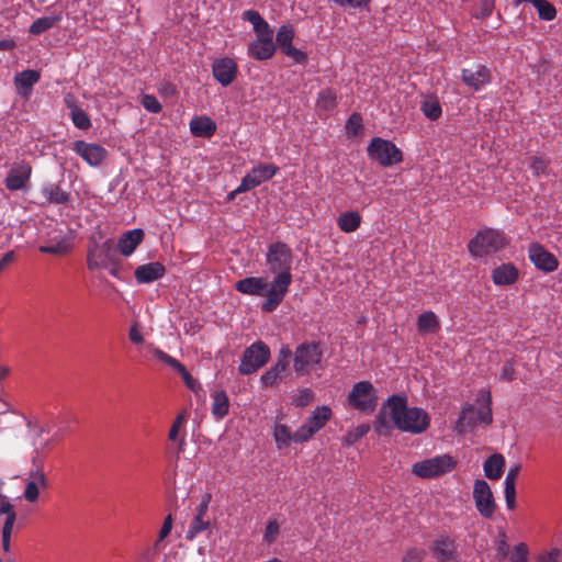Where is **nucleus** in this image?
Returning <instances> with one entry per match:
<instances>
[{
	"label": "nucleus",
	"instance_id": "obj_1",
	"mask_svg": "<svg viewBox=\"0 0 562 562\" xmlns=\"http://www.w3.org/2000/svg\"><path fill=\"white\" fill-rule=\"evenodd\" d=\"M292 250L285 243L277 241L269 246L267 262L269 270L277 276L270 285L269 301L262 304V311H274L285 296L292 282Z\"/></svg>",
	"mask_w": 562,
	"mask_h": 562
},
{
	"label": "nucleus",
	"instance_id": "obj_2",
	"mask_svg": "<svg viewBox=\"0 0 562 562\" xmlns=\"http://www.w3.org/2000/svg\"><path fill=\"white\" fill-rule=\"evenodd\" d=\"M390 416L394 426L401 431L422 434L430 425L428 413L419 407H408L407 397L401 394H393L387 398Z\"/></svg>",
	"mask_w": 562,
	"mask_h": 562
},
{
	"label": "nucleus",
	"instance_id": "obj_3",
	"mask_svg": "<svg viewBox=\"0 0 562 562\" xmlns=\"http://www.w3.org/2000/svg\"><path fill=\"white\" fill-rule=\"evenodd\" d=\"M508 241L503 232L494 228H485L475 234L469 241L468 249L473 257L497 252L505 248Z\"/></svg>",
	"mask_w": 562,
	"mask_h": 562
},
{
	"label": "nucleus",
	"instance_id": "obj_4",
	"mask_svg": "<svg viewBox=\"0 0 562 562\" xmlns=\"http://www.w3.org/2000/svg\"><path fill=\"white\" fill-rule=\"evenodd\" d=\"M119 252L113 239L109 238L101 244L91 237L87 251V267L89 270L106 269L111 262L117 260Z\"/></svg>",
	"mask_w": 562,
	"mask_h": 562
},
{
	"label": "nucleus",
	"instance_id": "obj_5",
	"mask_svg": "<svg viewBox=\"0 0 562 562\" xmlns=\"http://www.w3.org/2000/svg\"><path fill=\"white\" fill-rule=\"evenodd\" d=\"M457 467V460L449 454H441L413 464L412 473L422 479H434L445 475Z\"/></svg>",
	"mask_w": 562,
	"mask_h": 562
},
{
	"label": "nucleus",
	"instance_id": "obj_6",
	"mask_svg": "<svg viewBox=\"0 0 562 562\" xmlns=\"http://www.w3.org/2000/svg\"><path fill=\"white\" fill-rule=\"evenodd\" d=\"M370 159L378 161L382 167H391L403 161V154L394 143L381 137L371 139L367 148Z\"/></svg>",
	"mask_w": 562,
	"mask_h": 562
},
{
	"label": "nucleus",
	"instance_id": "obj_7",
	"mask_svg": "<svg viewBox=\"0 0 562 562\" xmlns=\"http://www.w3.org/2000/svg\"><path fill=\"white\" fill-rule=\"evenodd\" d=\"M270 358L269 347L257 341L247 347L243 353L238 371L240 374L249 375L262 368Z\"/></svg>",
	"mask_w": 562,
	"mask_h": 562
},
{
	"label": "nucleus",
	"instance_id": "obj_8",
	"mask_svg": "<svg viewBox=\"0 0 562 562\" xmlns=\"http://www.w3.org/2000/svg\"><path fill=\"white\" fill-rule=\"evenodd\" d=\"M349 405L360 412H373L378 405V396L370 381H360L353 384L348 395Z\"/></svg>",
	"mask_w": 562,
	"mask_h": 562
},
{
	"label": "nucleus",
	"instance_id": "obj_9",
	"mask_svg": "<svg viewBox=\"0 0 562 562\" xmlns=\"http://www.w3.org/2000/svg\"><path fill=\"white\" fill-rule=\"evenodd\" d=\"M323 352L319 342H303L296 347L293 368L297 374L308 372V368H314L322 361Z\"/></svg>",
	"mask_w": 562,
	"mask_h": 562
},
{
	"label": "nucleus",
	"instance_id": "obj_10",
	"mask_svg": "<svg viewBox=\"0 0 562 562\" xmlns=\"http://www.w3.org/2000/svg\"><path fill=\"white\" fill-rule=\"evenodd\" d=\"M32 463L34 468L29 472V482L23 494L24 498L30 503L38 499L40 487L48 488V480L44 472L43 460L35 457Z\"/></svg>",
	"mask_w": 562,
	"mask_h": 562
},
{
	"label": "nucleus",
	"instance_id": "obj_11",
	"mask_svg": "<svg viewBox=\"0 0 562 562\" xmlns=\"http://www.w3.org/2000/svg\"><path fill=\"white\" fill-rule=\"evenodd\" d=\"M473 498L477 512L484 518H492L496 510V503L488 483L477 479L474 481Z\"/></svg>",
	"mask_w": 562,
	"mask_h": 562
},
{
	"label": "nucleus",
	"instance_id": "obj_12",
	"mask_svg": "<svg viewBox=\"0 0 562 562\" xmlns=\"http://www.w3.org/2000/svg\"><path fill=\"white\" fill-rule=\"evenodd\" d=\"M32 173V167L29 162L22 160L11 165V168L4 179L5 188L10 191H18L25 187Z\"/></svg>",
	"mask_w": 562,
	"mask_h": 562
},
{
	"label": "nucleus",
	"instance_id": "obj_13",
	"mask_svg": "<svg viewBox=\"0 0 562 562\" xmlns=\"http://www.w3.org/2000/svg\"><path fill=\"white\" fill-rule=\"evenodd\" d=\"M457 548L458 544L453 539L447 535H440L432 542L430 550L438 562H458L459 553Z\"/></svg>",
	"mask_w": 562,
	"mask_h": 562
},
{
	"label": "nucleus",
	"instance_id": "obj_14",
	"mask_svg": "<svg viewBox=\"0 0 562 562\" xmlns=\"http://www.w3.org/2000/svg\"><path fill=\"white\" fill-rule=\"evenodd\" d=\"M528 252L530 261L537 267V269L543 272H552L558 269V259L553 254L549 252L541 244H530Z\"/></svg>",
	"mask_w": 562,
	"mask_h": 562
},
{
	"label": "nucleus",
	"instance_id": "obj_15",
	"mask_svg": "<svg viewBox=\"0 0 562 562\" xmlns=\"http://www.w3.org/2000/svg\"><path fill=\"white\" fill-rule=\"evenodd\" d=\"M212 74L217 82L227 87L236 79L238 67L231 57L216 58L212 64Z\"/></svg>",
	"mask_w": 562,
	"mask_h": 562
},
{
	"label": "nucleus",
	"instance_id": "obj_16",
	"mask_svg": "<svg viewBox=\"0 0 562 562\" xmlns=\"http://www.w3.org/2000/svg\"><path fill=\"white\" fill-rule=\"evenodd\" d=\"M74 150L91 166H99L106 157V149L99 144L76 140Z\"/></svg>",
	"mask_w": 562,
	"mask_h": 562
},
{
	"label": "nucleus",
	"instance_id": "obj_17",
	"mask_svg": "<svg viewBox=\"0 0 562 562\" xmlns=\"http://www.w3.org/2000/svg\"><path fill=\"white\" fill-rule=\"evenodd\" d=\"M235 289L243 294L266 296V302L269 301L270 286L263 278L247 277L240 279L235 283Z\"/></svg>",
	"mask_w": 562,
	"mask_h": 562
},
{
	"label": "nucleus",
	"instance_id": "obj_18",
	"mask_svg": "<svg viewBox=\"0 0 562 562\" xmlns=\"http://www.w3.org/2000/svg\"><path fill=\"white\" fill-rule=\"evenodd\" d=\"M145 233L142 228H135L123 233L119 238L117 244H115L117 252L125 257L131 256L138 245L143 243Z\"/></svg>",
	"mask_w": 562,
	"mask_h": 562
},
{
	"label": "nucleus",
	"instance_id": "obj_19",
	"mask_svg": "<svg viewBox=\"0 0 562 562\" xmlns=\"http://www.w3.org/2000/svg\"><path fill=\"white\" fill-rule=\"evenodd\" d=\"M491 78V70L483 65H479L476 70L463 69L461 75L463 83L474 91H479L482 87L490 83Z\"/></svg>",
	"mask_w": 562,
	"mask_h": 562
},
{
	"label": "nucleus",
	"instance_id": "obj_20",
	"mask_svg": "<svg viewBox=\"0 0 562 562\" xmlns=\"http://www.w3.org/2000/svg\"><path fill=\"white\" fill-rule=\"evenodd\" d=\"M165 273V266L155 261L138 266L134 271V277L138 283H150L162 278Z\"/></svg>",
	"mask_w": 562,
	"mask_h": 562
},
{
	"label": "nucleus",
	"instance_id": "obj_21",
	"mask_svg": "<svg viewBox=\"0 0 562 562\" xmlns=\"http://www.w3.org/2000/svg\"><path fill=\"white\" fill-rule=\"evenodd\" d=\"M41 79V74L34 69H26L21 72H18L14 77V85L18 93L24 98L29 99L32 93V87L37 83Z\"/></svg>",
	"mask_w": 562,
	"mask_h": 562
},
{
	"label": "nucleus",
	"instance_id": "obj_22",
	"mask_svg": "<svg viewBox=\"0 0 562 562\" xmlns=\"http://www.w3.org/2000/svg\"><path fill=\"white\" fill-rule=\"evenodd\" d=\"M276 44L272 38L261 37L251 42L248 46V54L257 60H266L273 56Z\"/></svg>",
	"mask_w": 562,
	"mask_h": 562
},
{
	"label": "nucleus",
	"instance_id": "obj_23",
	"mask_svg": "<svg viewBox=\"0 0 562 562\" xmlns=\"http://www.w3.org/2000/svg\"><path fill=\"white\" fill-rule=\"evenodd\" d=\"M492 279L497 285H510L518 279V269L513 263H503L493 270Z\"/></svg>",
	"mask_w": 562,
	"mask_h": 562
},
{
	"label": "nucleus",
	"instance_id": "obj_24",
	"mask_svg": "<svg viewBox=\"0 0 562 562\" xmlns=\"http://www.w3.org/2000/svg\"><path fill=\"white\" fill-rule=\"evenodd\" d=\"M394 423L390 416V408L387 405V400L382 404L379 409L375 420L373 424V428L375 432L380 436H390L393 430Z\"/></svg>",
	"mask_w": 562,
	"mask_h": 562
},
{
	"label": "nucleus",
	"instance_id": "obj_25",
	"mask_svg": "<svg viewBox=\"0 0 562 562\" xmlns=\"http://www.w3.org/2000/svg\"><path fill=\"white\" fill-rule=\"evenodd\" d=\"M190 130L196 137H211L216 132V123L209 116H196L191 120Z\"/></svg>",
	"mask_w": 562,
	"mask_h": 562
},
{
	"label": "nucleus",
	"instance_id": "obj_26",
	"mask_svg": "<svg viewBox=\"0 0 562 562\" xmlns=\"http://www.w3.org/2000/svg\"><path fill=\"white\" fill-rule=\"evenodd\" d=\"M505 468V458L501 453L490 456L484 462V473L490 480L502 477Z\"/></svg>",
	"mask_w": 562,
	"mask_h": 562
},
{
	"label": "nucleus",
	"instance_id": "obj_27",
	"mask_svg": "<svg viewBox=\"0 0 562 562\" xmlns=\"http://www.w3.org/2000/svg\"><path fill=\"white\" fill-rule=\"evenodd\" d=\"M207 509L196 507V515L191 521L190 528L187 532V539L192 540L196 535L205 531L210 527V520L205 519Z\"/></svg>",
	"mask_w": 562,
	"mask_h": 562
},
{
	"label": "nucleus",
	"instance_id": "obj_28",
	"mask_svg": "<svg viewBox=\"0 0 562 562\" xmlns=\"http://www.w3.org/2000/svg\"><path fill=\"white\" fill-rule=\"evenodd\" d=\"M361 215L357 211H347L337 217L338 227L345 233H352L359 228Z\"/></svg>",
	"mask_w": 562,
	"mask_h": 562
},
{
	"label": "nucleus",
	"instance_id": "obj_29",
	"mask_svg": "<svg viewBox=\"0 0 562 562\" xmlns=\"http://www.w3.org/2000/svg\"><path fill=\"white\" fill-rule=\"evenodd\" d=\"M212 414L217 419H223L229 411V398L224 390L216 391L212 395Z\"/></svg>",
	"mask_w": 562,
	"mask_h": 562
},
{
	"label": "nucleus",
	"instance_id": "obj_30",
	"mask_svg": "<svg viewBox=\"0 0 562 562\" xmlns=\"http://www.w3.org/2000/svg\"><path fill=\"white\" fill-rule=\"evenodd\" d=\"M417 328L419 333H437L440 329V323L437 315L427 311L422 313L417 318Z\"/></svg>",
	"mask_w": 562,
	"mask_h": 562
},
{
	"label": "nucleus",
	"instance_id": "obj_31",
	"mask_svg": "<svg viewBox=\"0 0 562 562\" xmlns=\"http://www.w3.org/2000/svg\"><path fill=\"white\" fill-rule=\"evenodd\" d=\"M331 414V409L328 406H317L313 411L312 416L308 418L306 424L310 425L315 432H317L330 419Z\"/></svg>",
	"mask_w": 562,
	"mask_h": 562
},
{
	"label": "nucleus",
	"instance_id": "obj_32",
	"mask_svg": "<svg viewBox=\"0 0 562 562\" xmlns=\"http://www.w3.org/2000/svg\"><path fill=\"white\" fill-rule=\"evenodd\" d=\"M43 195L48 203L53 204H67L70 201V194L58 184H48L43 188Z\"/></svg>",
	"mask_w": 562,
	"mask_h": 562
},
{
	"label": "nucleus",
	"instance_id": "obj_33",
	"mask_svg": "<svg viewBox=\"0 0 562 562\" xmlns=\"http://www.w3.org/2000/svg\"><path fill=\"white\" fill-rule=\"evenodd\" d=\"M420 110L424 115L431 121L438 120L442 113L440 102L435 95L425 97L422 101Z\"/></svg>",
	"mask_w": 562,
	"mask_h": 562
},
{
	"label": "nucleus",
	"instance_id": "obj_34",
	"mask_svg": "<svg viewBox=\"0 0 562 562\" xmlns=\"http://www.w3.org/2000/svg\"><path fill=\"white\" fill-rule=\"evenodd\" d=\"M476 425V416L471 405L464 407L457 420L456 430L458 434H464L467 429H472Z\"/></svg>",
	"mask_w": 562,
	"mask_h": 562
},
{
	"label": "nucleus",
	"instance_id": "obj_35",
	"mask_svg": "<svg viewBox=\"0 0 562 562\" xmlns=\"http://www.w3.org/2000/svg\"><path fill=\"white\" fill-rule=\"evenodd\" d=\"M60 21H61V15H50V16L40 18L31 24L29 32L33 35H40V34L50 30L52 27H54Z\"/></svg>",
	"mask_w": 562,
	"mask_h": 562
},
{
	"label": "nucleus",
	"instance_id": "obj_36",
	"mask_svg": "<svg viewBox=\"0 0 562 562\" xmlns=\"http://www.w3.org/2000/svg\"><path fill=\"white\" fill-rule=\"evenodd\" d=\"M288 367L282 362H276L269 370L261 375V383L265 386H273L282 378Z\"/></svg>",
	"mask_w": 562,
	"mask_h": 562
},
{
	"label": "nucleus",
	"instance_id": "obj_37",
	"mask_svg": "<svg viewBox=\"0 0 562 562\" xmlns=\"http://www.w3.org/2000/svg\"><path fill=\"white\" fill-rule=\"evenodd\" d=\"M279 168L273 164H260L251 169V173L260 179V184L265 181L272 179L278 172Z\"/></svg>",
	"mask_w": 562,
	"mask_h": 562
},
{
	"label": "nucleus",
	"instance_id": "obj_38",
	"mask_svg": "<svg viewBox=\"0 0 562 562\" xmlns=\"http://www.w3.org/2000/svg\"><path fill=\"white\" fill-rule=\"evenodd\" d=\"M316 102L319 109L331 110L337 105L336 92L330 88L324 89L319 92Z\"/></svg>",
	"mask_w": 562,
	"mask_h": 562
},
{
	"label": "nucleus",
	"instance_id": "obj_39",
	"mask_svg": "<svg viewBox=\"0 0 562 562\" xmlns=\"http://www.w3.org/2000/svg\"><path fill=\"white\" fill-rule=\"evenodd\" d=\"M273 437L279 449L288 447L292 441V434L290 428L283 424L276 425Z\"/></svg>",
	"mask_w": 562,
	"mask_h": 562
},
{
	"label": "nucleus",
	"instance_id": "obj_40",
	"mask_svg": "<svg viewBox=\"0 0 562 562\" xmlns=\"http://www.w3.org/2000/svg\"><path fill=\"white\" fill-rule=\"evenodd\" d=\"M16 520L15 510L5 516V520L2 527V548L5 552L10 550L11 533Z\"/></svg>",
	"mask_w": 562,
	"mask_h": 562
},
{
	"label": "nucleus",
	"instance_id": "obj_41",
	"mask_svg": "<svg viewBox=\"0 0 562 562\" xmlns=\"http://www.w3.org/2000/svg\"><path fill=\"white\" fill-rule=\"evenodd\" d=\"M294 38V29L290 24L282 25L277 32V44L280 49L285 48L288 45H292V41Z\"/></svg>",
	"mask_w": 562,
	"mask_h": 562
},
{
	"label": "nucleus",
	"instance_id": "obj_42",
	"mask_svg": "<svg viewBox=\"0 0 562 562\" xmlns=\"http://www.w3.org/2000/svg\"><path fill=\"white\" fill-rule=\"evenodd\" d=\"M481 394L485 395V406L477 411L476 413V420L479 419L485 425H491L493 423V414H492V397L491 393L487 392H480Z\"/></svg>",
	"mask_w": 562,
	"mask_h": 562
},
{
	"label": "nucleus",
	"instance_id": "obj_43",
	"mask_svg": "<svg viewBox=\"0 0 562 562\" xmlns=\"http://www.w3.org/2000/svg\"><path fill=\"white\" fill-rule=\"evenodd\" d=\"M363 120L360 113H352L346 123V133L349 137H356L363 128Z\"/></svg>",
	"mask_w": 562,
	"mask_h": 562
},
{
	"label": "nucleus",
	"instance_id": "obj_44",
	"mask_svg": "<svg viewBox=\"0 0 562 562\" xmlns=\"http://www.w3.org/2000/svg\"><path fill=\"white\" fill-rule=\"evenodd\" d=\"M370 425L369 424H361L350 430L347 436L345 437V441L347 445H353L359 439L364 437L370 431Z\"/></svg>",
	"mask_w": 562,
	"mask_h": 562
},
{
	"label": "nucleus",
	"instance_id": "obj_45",
	"mask_svg": "<svg viewBox=\"0 0 562 562\" xmlns=\"http://www.w3.org/2000/svg\"><path fill=\"white\" fill-rule=\"evenodd\" d=\"M72 123L80 130H88L91 127V121L88 114L80 109L70 114Z\"/></svg>",
	"mask_w": 562,
	"mask_h": 562
},
{
	"label": "nucleus",
	"instance_id": "obj_46",
	"mask_svg": "<svg viewBox=\"0 0 562 562\" xmlns=\"http://www.w3.org/2000/svg\"><path fill=\"white\" fill-rule=\"evenodd\" d=\"M529 549L524 542L516 544L509 555L510 562H529L528 561Z\"/></svg>",
	"mask_w": 562,
	"mask_h": 562
},
{
	"label": "nucleus",
	"instance_id": "obj_47",
	"mask_svg": "<svg viewBox=\"0 0 562 562\" xmlns=\"http://www.w3.org/2000/svg\"><path fill=\"white\" fill-rule=\"evenodd\" d=\"M315 431L306 423L302 425L294 434H292V441L305 442L314 436Z\"/></svg>",
	"mask_w": 562,
	"mask_h": 562
},
{
	"label": "nucleus",
	"instance_id": "obj_48",
	"mask_svg": "<svg viewBox=\"0 0 562 562\" xmlns=\"http://www.w3.org/2000/svg\"><path fill=\"white\" fill-rule=\"evenodd\" d=\"M172 522H173L172 516H171V514H169L165 518L164 524L159 530L158 539L154 544V549L156 551H159L160 541H162L165 538H167L170 535L171 529H172Z\"/></svg>",
	"mask_w": 562,
	"mask_h": 562
},
{
	"label": "nucleus",
	"instance_id": "obj_49",
	"mask_svg": "<svg viewBox=\"0 0 562 562\" xmlns=\"http://www.w3.org/2000/svg\"><path fill=\"white\" fill-rule=\"evenodd\" d=\"M314 400V392L306 387L299 392V394L293 398V404L296 407H304L308 405Z\"/></svg>",
	"mask_w": 562,
	"mask_h": 562
},
{
	"label": "nucleus",
	"instance_id": "obj_50",
	"mask_svg": "<svg viewBox=\"0 0 562 562\" xmlns=\"http://www.w3.org/2000/svg\"><path fill=\"white\" fill-rule=\"evenodd\" d=\"M142 104L148 112L151 113H159L162 109L158 99L153 94H143Z\"/></svg>",
	"mask_w": 562,
	"mask_h": 562
},
{
	"label": "nucleus",
	"instance_id": "obj_51",
	"mask_svg": "<svg viewBox=\"0 0 562 562\" xmlns=\"http://www.w3.org/2000/svg\"><path fill=\"white\" fill-rule=\"evenodd\" d=\"M509 554V544L507 542V537L504 531L499 532V539L497 541L496 547V557L499 561L505 560Z\"/></svg>",
	"mask_w": 562,
	"mask_h": 562
},
{
	"label": "nucleus",
	"instance_id": "obj_52",
	"mask_svg": "<svg viewBox=\"0 0 562 562\" xmlns=\"http://www.w3.org/2000/svg\"><path fill=\"white\" fill-rule=\"evenodd\" d=\"M186 417H187L186 412H181L180 414L177 415L176 419L173 420V423L171 425L169 434H168L169 440H171V441L178 440L179 431L186 422Z\"/></svg>",
	"mask_w": 562,
	"mask_h": 562
},
{
	"label": "nucleus",
	"instance_id": "obj_53",
	"mask_svg": "<svg viewBox=\"0 0 562 562\" xmlns=\"http://www.w3.org/2000/svg\"><path fill=\"white\" fill-rule=\"evenodd\" d=\"M281 52L297 64H302L307 60L306 53L295 48L293 45H288L285 48L281 49Z\"/></svg>",
	"mask_w": 562,
	"mask_h": 562
},
{
	"label": "nucleus",
	"instance_id": "obj_54",
	"mask_svg": "<svg viewBox=\"0 0 562 562\" xmlns=\"http://www.w3.org/2000/svg\"><path fill=\"white\" fill-rule=\"evenodd\" d=\"M260 186V179H257L252 173L251 171L248 172L243 179H241V182L239 184V187L237 188V191H248L250 189H254L256 187Z\"/></svg>",
	"mask_w": 562,
	"mask_h": 562
},
{
	"label": "nucleus",
	"instance_id": "obj_55",
	"mask_svg": "<svg viewBox=\"0 0 562 562\" xmlns=\"http://www.w3.org/2000/svg\"><path fill=\"white\" fill-rule=\"evenodd\" d=\"M548 160H546L543 157L533 156L531 158V169L536 176L544 175L548 169Z\"/></svg>",
	"mask_w": 562,
	"mask_h": 562
},
{
	"label": "nucleus",
	"instance_id": "obj_56",
	"mask_svg": "<svg viewBox=\"0 0 562 562\" xmlns=\"http://www.w3.org/2000/svg\"><path fill=\"white\" fill-rule=\"evenodd\" d=\"M495 7V0H482L477 12L474 14L476 19H485L491 15Z\"/></svg>",
	"mask_w": 562,
	"mask_h": 562
},
{
	"label": "nucleus",
	"instance_id": "obj_57",
	"mask_svg": "<svg viewBox=\"0 0 562 562\" xmlns=\"http://www.w3.org/2000/svg\"><path fill=\"white\" fill-rule=\"evenodd\" d=\"M279 535V524L277 520H269L265 530L263 539L268 543L273 542Z\"/></svg>",
	"mask_w": 562,
	"mask_h": 562
},
{
	"label": "nucleus",
	"instance_id": "obj_58",
	"mask_svg": "<svg viewBox=\"0 0 562 562\" xmlns=\"http://www.w3.org/2000/svg\"><path fill=\"white\" fill-rule=\"evenodd\" d=\"M515 374H516L515 361H514V359H510V360L506 361L505 364L503 366L502 372H501V379L503 381L510 382V381L515 380Z\"/></svg>",
	"mask_w": 562,
	"mask_h": 562
},
{
	"label": "nucleus",
	"instance_id": "obj_59",
	"mask_svg": "<svg viewBox=\"0 0 562 562\" xmlns=\"http://www.w3.org/2000/svg\"><path fill=\"white\" fill-rule=\"evenodd\" d=\"M425 554H426L425 550L418 549V548H413L404 554L402 561L403 562H423Z\"/></svg>",
	"mask_w": 562,
	"mask_h": 562
},
{
	"label": "nucleus",
	"instance_id": "obj_60",
	"mask_svg": "<svg viewBox=\"0 0 562 562\" xmlns=\"http://www.w3.org/2000/svg\"><path fill=\"white\" fill-rule=\"evenodd\" d=\"M154 355L157 359L170 366L175 370H177L182 364L176 358H172L160 349H155Z\"/></svg>",
	"mask_w": 562,
	"mask_h": 562
},
{
	"label": "nucleus",
	"instance_id": "obj_61",
	"mask_svg": "<svg viewBox=\"0 0 562 562\" xmlns=\"http://www.w3.org/2000/svg\"><path fill=\"white\" fill-rule=\"evenodd\" d=\"M243 19L245 21L250 22L254 27H257V25H260V23L263 21L260 13L256 10H247L243 13Z\"/></svg>",
	"mask_w": 562,
	"mask_h": 562
},
{
	"label": "nucleus",
	"instance_id": "obj_62",
	"mask_svg": "<svg viewBox=\"0 0 562 562\" xmlns=\"http://www.w3.org/2000/svg\"><path fill=\"white\" fill-rule=\"evenodd\" d=\"M255 33L257 34V38L267 37L272 38L273 32L270 29L269 24L263 20L260 25L254 27Z\"/></svg>",
	"mask_w": 562,
	"mask_h": 562
},
{
	"label": "nucleus",
	"instance_id": "obj_63",
	"mask_svg": "<svg viewBox=\"0 0 562 562\" xmlns=\"http://www.w3.org/2000/svg\"><path fill=\"white\" fill-rule=\"evenodd\" d=\"M64 102H65V105L67 106V109L70 110V114L74 113L75 111H77L78 109H80V106L78 104V99L72 92H67L64 95Z\"/></svg>",
	"mask_w": 562,
	"mask_h": 562
},
{
	"label": "nucleus",
	"instance_id": "obj_64",
	"mask_svg": "<svg viewBox=\"0 0 562 562\" xmlns=\"http://www.w3.org/2000/svg\"><path fill=\"white\" fill-rule=\"evenodd\" d=\"M561 552L559 549L554 548L550 552L541 553L538 557L537 562H558Z\"/></svg>",
	"mask_w": 562,
	"mask_h": 562
}]
</instances>
